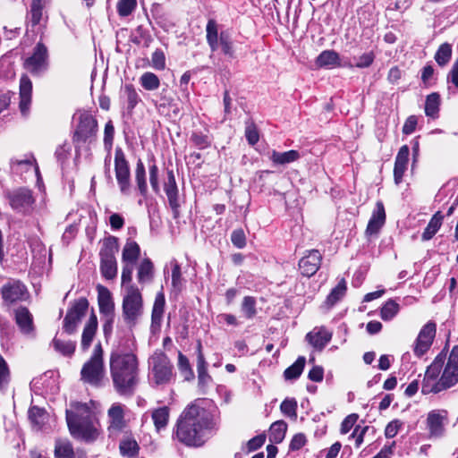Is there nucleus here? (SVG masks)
Masks as SVG:
<instances>
[{"label": "nucleus", "mask_w": 458, "mask_h": 458, "mask_svg": "<svg viewBox=\"0 0 458 458\" xmlns=\"http://www.w3.org/2000/svg\"><path fill=\"white\" fill-rule=\"evenodd\" d=\"M164 191L167 196L168 203L173 210L174 217L179 215V191L175 181V176L173 170L167 171V179L164 184Z\"/></svg>", "instance_id": "19"}, {"label": "nucleus", "mask_w": 458, "mask_h": 458, "mask_svg": "<svg viewBox=\"0 0 458 458\" xmlns=\"http://www.w3.org/2000/svg\"><path fill=\"white\" fill-rule=\"evenodd\" d=\"M316 64L319 67H334L340 65V56L334 50H325L317 57Z\"/></svg>", "instance_id": "36"}, {"label": "nucleus", "mask_w": 458, "mask_h": 458, "mask_svg": "<svg viewBox=\"0 0 458 458\" xmlns=\"http://www.w3.org/2000/svg\"><path fill=\"white\" fill-rule=\"evenodd\" d=\"M6 197L12 208L15 211L22 214H29L32 211L35 199L30 189L19 188L13 191H8Z\"/></svg>", "instance_id": "12"}, {"label": "nucleus", "mask_w": 458, "mask_h": 458, "mask_svg": "<svg viewBox=\"0 0 458 458\" xmlns=\"http://www.w3.org/2000/svg\"><path fill=\"white\" fill-rule=\"evenodd\" d=\"M98 130L97 119L90 113L84 111L79 114V122L73 133V141L91 142L96 139Z\"/></svg>", "instance_id": "10"}, {"label": "nucleus", "mask_w": 458, "mask_h": 458, "mask_svg": "<svg viewBox=\"0 0 458 458\" xmlns=\"http://www.w3.org/2000/svg\"><path fill=\"white\" fill-rule=\"evenodd\" d=\"M118 238L109 235L104 238L99 250L100 273L106 280H113L117 276V261L115 254L118 252Z\"/></svg>", "instance_id": "5"}, {"label": "nucleus", "mask_w": 458, "mask_h": 458, "mask_svg": "<svg viewBox=\"0 0 458 458\" xmlns=\"http://www.w3.org/2000/svg\"><path fill=\"white\" fill-rule=\"evenodd\" d=\"M124 92L127 98L128 109L132 110L140 101V98L132 84L124 86Z\"/></svg>", "instance_id": "55"}, {"label": "nucleus", "mask_w": 458, "mask_h": 458, "mask_svg": "<svg viewBox=\"0 0 458 458\" xmlns=\"http://www.w3.org/2000/svg\"><path fill=\"white\" fill-rule=\"evenodd\" d=\"M332 332L326 327H315L312 331L306 335V340L315 349L321 351L331 341Z\"/></svg>", "instance_id": "21"}, {"label": "nucleus", "mask_w": 458, "mask_h": 458, "mask_svg": "<svg viewBox=\"0 0 458 458\" xmlns=\"http://www.w3.org/2000/svg\"><path fill=\"white\" fill-rule=\"evenodd\" d=\"M170 416V410L167 406L159 407L153 410L151 418L154 422L155 428L157 432L166 428Z\"/></svg>", "instance_id": "35"}, {"label": "nucleus", "mask_w": 458, "mask_h": 458, "mask_svg": "<svg viewBox=\"0 0 458 458\" xmlns=\"http://www.w3.org/2000/svg\"><path fill=\"white\" fill-rule=\"evenodd\" d=\"M46 411L37 406H33L29 410V418L31 422L38 427H41L46 418Z\"/></svg>", "instance_id": "57"}, {"label": "nucleus", "mask_w": 458, "mask_h": 458, "mask_svg": "<svg viewBox=\"0 0 458 458\" xmlns=\"http://www.w3.org/2000/svg\"><path fill=\"white\" fill-rule=\"evenodd\" d=\"M15 321L23 334H30L33 331V317L25 307H19L15 310Z\"/></svg>", "instance_id": "27"}, {"label": "nucleus", "mask_w": 458, "mask_h": 458, "mask_svg": "<svg viewBox=\"0 0 458 458\" xmlns=\"http://www.w3.org/2000/svg\"><path fill=\"white\" fill-rule=\"evenodd\" d=\"M98 329V318L97 316L92 312L90 315L89 320L87 321L82 335H81V346L83 351H87L89 346L91 345V343L96 335Z\"/></svg>", "instance_id": "25"}, {"label": "nucleus", "mask_w": 458, "mask_h": 458, "mask_svg": "<svg viewBox=\"0 0 458 458\" xmlns=\"http://www.w3.org/2000/svg\"><path fill=\"white\" fill-rule=\"evenodd\" d=\"M300 157V153L297 150L293 149L285 152H278L276 150H272L269 157L270 160L276 165H285L297 161Z\"/></svg>", "instance_id": "30"}, {"label": "nucleus", "mask_w": 458, "mask_h": 458, "mask_svg": "<svg viewBox=\"0 0 458 458\" xmlns=\"http://www.w3.org/2000/svg\"><path fill=\"white\" fill-rule=\"evenodd\" d=\"M447 412L445 410H434L428 414L427 424L432 436L438 437L443 433L444 421L446 420Z\"/></svg>", "instance_id": "23"}, {"label": "nucleus", "mask_w": 458, "mask_h": 458, "mask_svg": "<svg viewBox=\"0 0 458 458\" xmlns=\"http://www.w3.org/2000/svg\"><path fill=\"white\" fill-rule=\"evenodd\" d=\"M135 182L139 191L142 197H146L148 193V185L146 179V169L141 159H139L135 167Z\"/></svg>", "instance_id": "38"}, {"label": "nucleus", "mask_w": 458, "mask_h": 458, "mask_svg": "<svg viewBox=\"0 0 458 458\" xmlns=\"http://www.w3.org/2000/svg\"><path fill=\"white\" fill-rule=\"evenodd\" d=\"M201 344H198V355H197V371H198V380L199 386H207L212 381V377L208 373L207 369V362L205 360L204 354L201 350Z\"/></svg>", "instance_id": "29"}, {"label": "nucleus", "mask_w": 458, "mask_h": 458, "mask_svg": "<svg viewBox=\"0 0 458 458\" xmlns=\"http://www.w3.org/2000/svg\"><path fill=\"white\" fill-rule=\"evenodd\" d=\"M114 135V127L113 125L112 121H108L105 125V131H104V145H105L106 149H107V151H111V148L113 146Z\"/></svg>", "instance_id": "58"}, {"label": "nucleus", "mask_w": 458, "mask_h": 458, "mask_svg": "<svg viewBox=\"0 0 458 458\" xmlns=\"http://www.w3.org/2000/svg\"><path fill=\"white\" fill-rule=\"evenodd\" d=\"M24 68L33 76H41L49 68L48 49L41 41L38 42L33 48L30 56L25 59Z\"/></svg>", "instance_id": "9"}, {"label": "nucleus", "mask_w": 458, "mask_h": 458, "mask_svg": "<svg viewBox=\"0 0 458 458\" xmlns=\"http://www.w3.org/2000/svg\"><path fill=\"white\" fill-rule=\"evenodd\" d=\"M444 216L440 211H437L433 215L431 219L429 220L427 227L425 228L424 232L422 233L421 239L422 241H429L431 240L434 235L437 233V231L440 229L442 223H443Z\"/></svg>", "instance_id": "32"}, {"label": "nucleus", "mask_w": 458, "mask_h": 458, "mask_svg": "<svg viewBox=\"0 0 458 458\" xmlns=\"http://www.w3.org/2000/svg\"><path fill=\"white\" fill-rule=\"evenodd\" d=\"M446 353L441 352L437 355L432 363L427 368L421 385L423 394H437L445 391V385L441 384L440 373L444 369Z\"/></svg>", "instance_id": "8"}, {"label": "nucleus", "mask_w": 458, "mask_h": 458, "mask_svg": "<svg viewBox=\"0 0 458 458\" xmlns=\"http://www.w3.org/2000/svg\"><path fill=\"white\" fill-rule=\"evenodd\" d=\"M151 64L153 68L156 70H164L165 67V54L161 49H157L154 51L151 56Z\"/></svg>", "instance_id": "60"}, {"label": "nucleus", "mask_w": 458, "mask_h": 458, "mask_svg": "<svg viewBox=\"0 0 458 458\" xmlns=\"http://www.w3.org/2000/svg\"><path fill=\"white\" fill-rule=\"evenodd\" d=\"M359 419L358 414L352 413L346 416L341 423L340 433L342 435L347 434L355 425Z\"/></svg>", "instance_id": "62"}, {"label": "nucleus", "mask_w": 458, "mask_h": 458, "mask_svg": "<svg viewBox=\"0 0 458 458\" xmlns=\"http://www.w3.org/2000/svg\"><path fill=\"white\" fill-rule=\"evenodd\" d=\"M114 173L121 193L129 195L131 191L130 165L120 147H117L114 152Z\"/></svg>", "instance_id": "11"}, {"label": "nucleus", "mask_w": 458, "mask_h": 458, "mask_svg": "<svg viewBox=\"0 0 458 458\" xmlns=\"http://www.w3.org/2000/svg\"><path fill=\"white\" fill-rule=\"evenodd\" d=\"M137 6V0H119L116 5L117 13L121 17H127L132 13Z\"/></svg>", "instance_id": "54"}, {"label": "nucleus", "mask_w": 458, "mask_h": 458, "mask_svg": "<svg viewBox=\"0 0 458 458\" xmlns=\"http://www.w3.org/2000/svg\"><path fill=\"white\" fill-rule=\"evenodd\" d=\"M446 81L448 83H452L458 89V58L453 64V66L447 74Z\"/></svg>", "instance_id": "64"}, {"label": "nucleus", "mask_w": 458, "mask_h": 458, "mask_svg": "<svg viewBox=\"0 0 458 458\" xmlns=\"http://www.w3.org/2000/svg\"><path fill=\"white\" fill-rule=\"evenodd\" d=\"M103 349L100 343L95 345L90 359L84 363L81 370V380L93 386H100L106 376L103 360Z\"/></svg>", "instance_id": "6"}, {"label": "nucleus", "mask_w": 458, "mask_h": 458, "mask_svg": "<svg viewBox=\"0 0 458 458\" xmlns=\"http://www.w3.org/2000/svg\"><path fill=\"white\" fill-rule=\"evenodd\" d=\"M46 0H32L30 13L27 16V23L32 28L38 25L43 15Z\"/></svg>", "instance_id": "34"}, {"label": "nucleus", "mask_w": 458, "mask_h": 458, "mask_svg": "<svg viewBox=\"0 0 458 458\" xmlns=\"http://www.w3.org/2000/svg\"><path fill=\"white\" fill-rule=\"evenodd\" d=\"M452 57V46L448 43L440 45L435 54V61L439 66H445L451 60Z\"/></svg>", "instance_id": "48"}, {"label": "nucleus", "mask_w": 458, "mask_h": 458, "mask_svg": "<svg viewBox=\"0 0 458 458\" xmlns=\"http://www.w3.org/2000/svg\"><path fill=\"white\" fill-rule=\"evenodd\" d=\"M132 262H123V269L121 276V285L123 289H128L130 286H136L132 283V273L134 265Z\"/></svg>", "instance_id": "50"}, {"label": "nucleus", "mask_w": 458, "mask_h": 458, "mask_svg": "<svg viewBox=\"0 0 458 458\" xmlns=\"http://www.w3.org/2000/svg\"><path fill=\"white\" fill-rule=\"evenodd\" d=\"M322 254L318 250H308L299 261V269L302 276L310 277L319 269Z\"/></svg>", "instance_id": "17"}, {"label": "nucleus", "mask_w": 458, "mask_h": 458, "mask_svg": "<svg viewBox=\"0 0 458 458\" xmlns=\"http://www.w3.org/2000/svg\"><path fill=\"white\" fill-rule=\"evenodd\" d=\"M218 24L216 20L209 19L206 25V39L211 52H216L219 49Z\"/></svg>", "instance_id": "31"}, {"label": "nucleus", "mask_w": 458, "mask_h": 458, "mask_svg": "<svg viewBox=\"0 0 458 458\" xmlns=\"http://www.w3.org/2000/svg\"><path fill=\"white\" fill-rule=\"evenodd\" d=\"M287 424L284 420L274 422L269 428V441L274 444L281 443L285 437Z\"/></svg>", "instance_id": "39"}, {"label": "nucleus", "mask_w": 458, "mask_h": 458, "mask_svg": "<svg viewBox=\"0 0 458 458\" xmlns=\"http://www.w3.org/2000/svg\"><path fill=\"white\" fill-rule=\"evenodd\" d=\"M110 373L116 392L131 395L138 383V360L131 352L116 350L110 354Z\"/></svg>", "instance_id": "2"}, {"label": "nucleus", "mask_w": 458, "mask_h": 458, "mask_svg": "<svg viewBox=\"0 0 458 458\" xmlns=\"http://www.w3.org/2000/svg\"><path fill=\"white\" fill-rule=\"evenodd\" d=\"M437 325L435 322L428 321L420 329L413 347L414 354L417 357L424 355L431 347L436 336Z\"/></svg>", "instance_id": "14"}, {"label": "nucleus", "mask_w": 458, "mask_h": 458, "mask_svg": "<svg viewBox=\"0 0 458 458\" xmlns=\"http://www.w3.org/2000/svg\"><path fill=\"white\" fill-rule=\"evenodd\" d=\"M402 426H403V422L400 420H394L390 421L386 425V429H385L386 437V438L394 437L398 434Z\"/></svg>", "instance_id": "63"}, {"label": "nucleus", "mask_w": 458, "mask_h": 458, "mask_svg": "<svg viewBox=\"0 0 458 458\" xmlns=\"http://www.w3.org/2000/svg\"><path fill=\"white\" fill-rule=\"evenodd\" d=\"M172 266V288L175 293H181L183 288V278L182 276L181 267L176 260L171 262Z\"/></svg>", "instance_id": "46"}, {"label": "nucleus", "mask_w": 458, "mask_h": 458, "mask_svg": "<svg viewBox=\"0 0 458 458\" xmlns=\"http://www.w3.org/2000/svg\"><path fill=\"white\" fill-rule=\"evenodd\" d=\"M297 402L294 399H285L280 405L281 411L288 417H296Z\"/></svg>", "instance_id": "59"}, {"label": "nucleus", "mask_w": 458, "mask_h": 458, "mask_svg": "<svg viewBox=\"0 0 458 458\" xmlns=\"http://www.w3.org/2000/svg\"><path fill=\"white\" fill-rule=\"evenodd\" d=\"M89 308V301L86 298H80L74 301L68 310L64 319V330L71 335L76 331L78 324L86 314Z\"/></svg>", "instance_id": "13"}, {"label": "nucleus", "mask_w": 458, "mask_h": 458, "mask_svg": "<svg viewBox=\"0 0 458 458\" xmlns=\"http://www.w3.org/2000/svg\"><path fill=\"white\" fill-rule=\"evenodd\" d=\"M347 290L346 282L344 279H342L338 284L332 289L330 293L327 295L326 299V305L328 308L333 307L336 302H338L344 295Z\"/></svg>", "instance_id": "40"}, {"label": "nucleus", "mask_w": 458, "mask_h": 458, "mask_svg": "<svg viewBox=\"0 0 458 458\" xmlns=\"http://www.w3.org/2000/svg\"><path fill=\"white\" fill-rule=\"evenodd\" d=\"M155 267L150 259H143L137 267V280L140 284H150L154 279Z\"/></svg>", "instance_id": "26"}, {"label": "nucleus", "mask_w": 458, "mask_h": 458, "mask_svg": "<svg viewBox=\"0 0 458 458\" xmlns=\"http://www.w3.org/2000/svg\"><path fill=\"white\" fill-rule=\"evenodd\" d=\"M55 457L74 458V452L72 444L68 440H57L55 446Z\"/></svg>", "instance_id": "43"}, {"label": "nucleus", "mask_w": 458, "mask_h": 458, "mask_svg": "<svg viewBox=\"0 0 458 458\" xmlns=\"http://www.w3.org/2000/svg\"><path fill=\"white\" fill-rule=\"evenodd\" d=\"M52 346L57 352L64 356H72L76 348V343L72 341H63L56 336L52 341Z\"/></svg>", "instance_id": "42"}, {"label": "nucleus", "mask_w": 458, "mask_h": 458, "mask_svg": "<svg viewBox=\"0 0 458 458\" xmlns=\"http://www.w3.org/2000/svg\"><path fill=\"white\" fill-rule=\"evenodd\" d=\"M245 137L250 145L254 146L259 140V134L256 125L253 123L247 124L245 128Z\"/></svg>", "instance_id": "61"}, {"label": "nucleus", "mask_w": 458, "mask_h": 458, "mask_svg": "<svg viewBox=\"0 0 458 458\" xmlns=\"http://www.w3.org/2000/svg\"><path fill=\"white\" fill-rule=\"evenodd\" d=\"M400 306L394 300H388L381 308L380 316L385 321L391 320L399 311Z\"/></svg>", "instance_id": "53"}, {"label": "nucleus", "mask_w": 458, "mask_h": 458, "mask_svg": "<svg viewBox=\"0 0 458 458\" xmlns=\"http://www.w3.org/2000/svg\"><path fill=\"white\" fill-rule=\"evenodd\" d=\"M119 449L123 456L134 457L138 454L140 446L135 439L128 437L120 442Z\"/></svg>", "instance_id": "44"}, {"label": "nucleus", "mask_w": 458, "mask_h": 458, "mask_svg": "<svg viewBox=\"0 0 458 458\" xmlns=\"http://www.w3.org/2000/svg\"><path fill=\"white\" fill-rule=\"evenodd\" d=\"M191 142L199 149H205L211 146V138L201 131H193L190 138Z\"/></svg>", "instance_id": "51"}, {"label": "nucleus", "mask_w": 458, "mask_h": 458, "mask_svg": "<svg viewBox=\"0 0 458 458\" xmlns=\"http://www.w3.org/2000/svg\"><path fill=\"white\" fill-rule=\"evenodd\" d=\"M458 383V345L451 351L441 374V384L447 390Z\"/></svg>", "instance_id": "15"}, {"label": "nucleus", "mask_w": 458, "mask_h": 458, "mask_svg": "<svg viewBox=\"0 0 458 458\" xmlns=\"http://www.w3.org/2000/svg\"><path fill=\"white\" fill-rule=\"evenodd\" d=\"M165 296L162 293L156 296L155 302L153 305L151 319L153 324H159L161 322L164 308H165Z\"/></svg>", "instance_id": "49"}, {"label": "nucleus", "mask_w": 458, "mask_h": 458, "mask_svg": "<svg viewBox=\"0 0 458 458\" xmlns=\"http://www.w3.org/2000/svg\"><path fill=\"white\" fill-rule=\"evenodd\" d=\"M1 295L4 301L13 304L26 301L29 297L27 287L19 280H9L1 288Z\"/></svg>", "instance_id": "16"}, {"label": "nucleus", "mask_w": 458, "mask_h": 458, "mask_svg": "<svg viewBox=\"0 0 458 458\" xmlns=\"http://www.w3.org/2000/svg\"><path fill=\"white\" fill-rule=\"evenodd\" d=\"M242 310L247 318H252L255 317L257 313L255 298L251 296L244 297L242 304Z\"/></svg>", "instance_id": "56"}, {"label": "nucleus", "mask_w": 458, "mask_h": 458, "mask_svg": "<svg viewBox=\"0 0 458 458\" xmlns=\"http://www.w3.org/2000/svg\"><path fill=\"white\" fill-rule=\"evenodd\" d=\"M108 431L110 434L121 432L126 426L124 420V405L114 403L107 411Z\"/></svg>", "instance_id": "18"}, {"label": "nucleus", "mask_w": 458, "mask_h": 458, "mask_svg": "<svg viewBox=\"0 0 458 458\" xmlns=\"http://www.w3.org/2000/svg\"><path fill=\"white\" fill-rule=\"evenodd\" d=\"M148 381L152 387L162 388L175 380L174 366L168 356L157 350L148 358Z\"/></svg>", "instance_id": "4"}, {"label": "nucleus", "mask_w": 458, "mask_h": 458, "mask_svg": "<svg viewBox=\"0 0 458 458\" xmlns=\"http://www.w3.org/2000/svg\"><path fill=\"white\" fill-rule=\"evenodd\" d=\"M98 307L101 313L105 315H111L114 312V302L112 300L110 291L102 285L98 286Z\"/></svg>", "instance_id": "28"}, {"label": "nucleus", "mask_w": 458, "mask_h": 458, "mask_svg": "<svg viewBox=\"0 0 458 458\" xmlns=\"http://www.w3.org/2000/svg\"><path fill=\"white\" fill-rule=\"evenodd\" d=\"M140 256V245L134 241L127 240L122 251V262L136 263Z\"/></svg>", "instance_id": "33"}, {"label": "nucleus", "mask_w": 458, "mask_h": 458, "mask_svg": "<svg viewBox=\"0 0 458 458\" xmlns=\"http://www.w3.org/2000/svg\"><path fill=\"white\" fill-rule=\"evenodd\" d=\"M122 310L123 320L128 325H135L143 313V298L138 286L123 289Z\"/></svg>", "instance_id": "7"}, {"label": "nucleus", "mask_w": 458, "mask_h": 458, "mask_svg": "<svg viewBox=\"0 0 458 458\" xmlns=\"http://www.w3.org/2000/svg\"><path fill=\"white\" fill-rule=\"evenodd\" d=\"M140 83L146 90H156L160 86V80L155 73L146 72L140 77Z\"/></svg>", "instance_id": "47"}, {"label": "nucleus", "mask_w": 458, "mask_h": 458, "mask_svg": "<svg viewBox=\"0 0 458 458\" xmlns=\"http://www.w3.org/2000/svg\"><path fill=\"white\" fill-rule=\"evenodd\" d=\"M32 82L27 75H22L20 80V110L26 115L31 102Z\"/></svg>", "instance_id": "24"}, {"label": "nucleus", "mask_w": 458, "mask_h": 458, "mask_svg": "<svg viewBox=\"0 0 458 458\" xmlns=\"http://www.w3.org/2000/svg\"><path fill=\"white\" fill-rule=\"evenodd\" d=\"M306 362V359L303 356L298 357V359L295 360V362L288 367L284 372V376L285 379H296L298 378L304 369Z\"/></svg>", "instance_id": "45"}, {"label": "nucleus", "mask_w": 458, "mask_h": 458, "mask_svg": "<svg viewBox=\"0 0 458 458\" xmlns=\"http://www.w3.org/2000/svg\"><path fill=\"white\" fill-rule=\"evenodd\" d=\"M409 155L410 148L407 145L402 146L396 155L394 167V179L397 185L403 182L404 173L407 170Z\"/></svg>", "instance_id": "22"}, {"label": "nucleus", "mask_w": 458, "mask_h": 458, "mask_svg": "<svg viewBox=\"0 0 458 458\" xmlns=\"http://www.w3.org/2000/svg\"><path fill=\"white\" fill-rule=\"evenodd\" d=\"M440 102V95L437 92H433L428 95L425 102L426 115L433 119L437 118Z\"/></svg>", "instance_id": "37"}, {"label": "nucleus", "mask_w": 458, "mask_h": 458, "mask_svg": "<svg viewBox=\"0 0 458 458\" xmlns=\"http://www.w3.org/2000/svg\"><path fill=\"white\" fill-rule=\"evenodd\" d=\"M222 53L229 58L235 57L233 41L227 31H221L218 39Z\"/></svg>", "instance_id": "41"}, {"label": "nucleus", "mask_w": 458, "mask_h": 458, "mask_svg": "<svg viewBox=\"0 0 458 458\" xmlns=\"http://www.w3.org/2000/svg\"><path fill=\"white\" fill-rule=\"evenodd\" d=\"M178 369L185 380H191L194 378V372L191 367L188 358L181 352L178 354Z\"/></svg>", "instance_id": "52"}, {"label": "nucleus", "mask_w": 458, "mask_h": 458, "mask_svg": "<svg viewBox=\"0 0 458 458\" xmlns=\"http://www.w3.org/2000/svg\"><path fill=\"white\" fill-rule=\"evenodd\" d=\"M66 420L72 436L86 443H92L100 435V425L86 403H77L76 411H66Z\"/></svg>", "instance_id": "3"}, {"label": "nucleus", "mask_w": 458, "mask_h": 458, "mask_svg": "<svg viewBox=\"0 0 458 458\" xmlns=\"http://www.w3.org/2000/svg\"><path fill=\"white\" fill-rule=\"evenodd\" d=\"M386 223V211L381 201L376 203L371 217L368 223L365 233L367 236L377 234Z\"/></svg>", "instance_id": "20"}, {"label": "nucleus", "mask_w": 458, "mask_h": 458, "mask_svg": "<svg viewBox=\"0 0 458 458\" xmlns=\"http://www.w3.org/2000/svg\"><path fill=\"white\" fill-rule=\"evenodd\" d=\"M217 421L208 410L196 404L188 406L176 423V439L187 446H201L216 429Z\"/></svg>", "instance_id": "1"}]
</instances>
